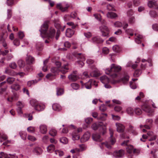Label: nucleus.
Masks as SVG:
<instances>
[{
	"mask_svg": "<svg viewBox=\"0 0 158 158\" xmlns=\"http://www.w3.org/2000/svg\"><path fill=\"white\" fill-rule=\"evenodd\" d=\"M84 35L86 37L89 38L92 36V34L89 32H85Z\"/></svg>",
	"mask_w": 158,
	"mask_h": 158,
	"instance_id": "obj_63",
	"label": "nucleus"
},
{
	"mask_svg": "<svg viewBox=\"0 0 158 158\" xmlns=\"http://www.w3.org/2000/svg\"><path fill=\"white\" fill-rule=\"evenodd\" d=\"M27 138L28 140L32 141H35L36 140V138L35 137L31 135H28Z\"/></svg>",
	"mask_w": 158,
	"mask_h": 158,
	"instance_id": "obj_61",
	"label": "nucleus"
},
{
	"mask_svg": "<svg viewBox=\"0 0 158 158\" xmlns=\"http://www.w3.org/2000/svg\"><path fill=\"white\" fill-rule=\"evenodd\" d=\"M99 29L102 36H108L109 33V30L106 26L102 25L99 27Z\"/></svg>",
	"mask_w": 158,
	"mask_h": 158,
	"instance_id": "obj_4",
	"label": "nucleus"
},
{
	"mask_svg": "<svg viewBox=\"0 0 158 158\" xmlns=\"http://www.w3.org/2000/svg\"><path fill=\"white\" fill-rule=\"evenodd\" d=\"M133 127L131 125L129 126V131L130 132L133 133V134L135 135L136 134V132L133 129Z\"/></svg>",
	"mask_w": 158,
	"mask_h": 158,
	"instance_id": "obj_60",
	"label": "nucleus"
},
{
	"mask_svg": "<svg viewBox=\"0 0 158 158\" xmlns=\"http://www.w3.org/2000/svg\"><path fill=\"white\" fill-rule=\"evenodd\" d=\"M16 105L18 108H22L24 107L25 104L23 102L20 101H18L16 103Z\"/></svg>",
	"mask_w": 158,
	"mask_h": 158,
	"instance_id": "obj_43",
	"label": "nucleus"
},
{
	"mask_svg": "<svg viewBox=\"0 0 158 158\" xmlns=\"http://www.w3.org/2000/svg\"><path fill=\"white\" fill-rule=\"evenodd\" d=\"M19 134L23 139L25 140L26 139L27 133L25 131H20L19 133Z\"/></svg>",
	"mask_w": 158,
	"mask_h": 158,
	"instance_id": "obj_35",
	"label": "nucleus"
},
{
	"mask_svg": "<svg viewBox=\"0 0 158 158\" xmlns=\"http://www.w3.org/2000/svg\"><path fill=\"white\" fill-rule=\"evenodd\" d=\"M51 70L52 72L53 73H57L59 72V69L56 67H53L52 68Z\"/></svg>",
	"mask_w": 158,
	"mask_h": 158,
	"instance_id": "obj_48",
	"label": "nucleus"
},
{
	"mask_svg": "<svg viewBox=\"0 0 158 158\" xmlns=\"http://www.w3.org/2000/svg\"><path fill=\"white\" fill-rule=\"evenodd\" d=\"M34 58L31 56L27 55L26 58V61L28 64H32L34 61Z\"/></svg>",
	"mask_w": 158,
	"mask_h": 158,
	"instance_id": "obj_27",
	"label": "nucleus"
},
{
	"mask_svg": "<svg viewBox=\"0 0 158 158\" xmlns=\"http://www.w3.org/2000/svg\"><path fill=\"white\" fill-rule=\"evenodd\" d=\"M143 38V36L141 35H137L136 36V37L135 38V41L138 44H140L141 42V40Z\"/></svg>",
	"mask_w": 158,
	"mask_h": 158,
	"instance_id": "obj_31",
	"label": "nucleus"
},
{
	"mask_svg": "<svg viewBox=\"0 0 158 158\" xmlns=\"http://www.w3.org/2000/svg\"><path fill=\"white\" fill-rule=\"evenodd\" d=\"M102 53L105 54H107L109 53V50L108 48L106 47H104L102 49Z\"/></svg>",
	"mask_w": 158,
	"mask_h": 158,
	"instance_id": "obj_56",
	"label": "nucleus"
},
{
	"mask_svg": "<svg viewBox=\"0 0 158 158\" xmlns=\"http://www.w3.org/2000/svg\"><path fill=\"white\" fill-rule=\"evenodd\" d=\"M141 108L146 112L151 114L153 112V110L151 109L150 106L147 104L143 105Z\"/></svg>",
	"mask_w": 158,
	"mask_h": 158,
	"instance_id": "obj_9",
	"label": "nucleus"
},
{
	"mask_svg": "<svg viewBox=\"0 0 158 158\" xmlns=\"http://www.w3.org/2000/svg\"><path fill=\"white\" fill-rule=\"evenodd\" d=\"M93 81V80L90 79L85 84H84L82 81H81L80 82L81 83L82 88L85 87L87 89H89L91 88V84Z\"/></svg>",
	"mask_w": 158,
	"mask_h": 158,
	"instance_id": "obj_12",
	"label": "nucleus"
},
{
	"mask_svg": "<svg viewBox=\"0 0 158 158\" xmlns=\"http://www.w3.org/2000/svg\"><path fill=\"white\" fill-rule=\"evenodd\" d=\"M90 137V134L88 132L85 133L81 139V141L82 143H84L89 139Z\"/></svg>",
	"mask_w": 158,
	"mask_h": 158,
	"instance_id": "obj_16",
	"label": "nucleus"
},
{
	"mask_svg": "<svg viewBox=\"0 0 158 158\" xmlns=\"http://www.w3.org/2000/svg\"><path fill=\"white\" fill-rule=\"evenodd\" d=\"M69 69V68L68 67L67 64L65 65L60 70V71L61 73L63 74H65L67 72L68 70Z\"/></svg>",
	"mask_w": 158,
	"mask_h": 158,
	"instance_id": "obj_32",
	"label": "nucleus"
},
{
	"mask_svg": "<svg viewBox=\"0 0 158 158\" xmlns=\"http://www.w3.org/2000/svg\"><path fill=\"white\" fill-rule=\"evenodd\" d=\"M92 137L93 140L96 141L100 142L102 140V139L100 135L97 134H94Z\"/></svg>",
	"mask_w": 158,
	"mask_h": 158,
	"instance_id": "obj_23",
	"label": "nucleus"
},
{
	"mask_svg": "<svg viewBox=\"0 0 158 158\" xmlns=\"http://www.w3.org/2000/svg\"><path fill=\"white\" fill-rule=\"evenodd\" d=\"M53 109L56 111H59L61 109V107L60 105L57 103H54L52 106Z\"/></svg>",
	"mask_w": 158,
	"mask_h": 158,
	"instance_id": "obj_28",
	"label": "nucleus"
},
{
	"mask_svg": "<svg viewBox=\"0 0 158 158\" xmlns=\"http://www.w3.org/2000/svg\"><path fill=\"white\" fill-rule=\"evenodd\" d=\"M114 25L115 27H119L122 26L123 24L120 22L117 21L114 23Z\"/></svg>",
	"mask_w": 158,
	"mask_h": 158,
	"instance_id": "obj_52",
	"label": "nucleus"
},
{
	"mask_svg": "<svg viewBox=\"0 0 158 158\" xmlns=\"http://www.w3.org/2000/svg\"><path fill=\"white\" fill-rule=\"evenodd\" d=\"M18 36L19 39H22L24 37L25 35L23 32L20 31L19 32Z\"/></svg>",
	"mask_w": 158,
	"mask_h": 158,
	"instance_id": "obj_58",
	"label": "nucleus"
},
{
	"mask_svg": "<svg viewBox=\"0 0 158 158\" xmlns=\"http://www.w3.org/2000/svg\"><path fill=\"white\" fill-rule=\"evenodd\" d=\"M142 63L140 65V69H138L135 70L134 73V76L136 77L139 76L142 73V70H144L147 67V63H148L149 64V66H151L152 60L150 59L146 60L144 59H142Z\"/></svg>",
	"mask_w": 158,
	"mask_h": 158,
	"instance_id": "obj_3",
	"label": "nucleus"
},
{
	"mask_svg": "<svg viewBox=\"0 0 158 158\" xmlns=\"http://www.w3.org/2000/svg\"><path fill=\"white\" fill-rule=\"evenodd\" d=\"M12 91H18L20 89V86L17 83L12 85L10 86Z\"/></svg>",
	"mask_w": 158,
	"mask_h": 158,
	"instance_id": "obj_20",
	"label": "nucleus"
},
{
	"mask_svg": "<svg viewBox=\"0 0 158 158\" xmlns=\"http://www.w3.org/2000/svg\"><path fill=\"white\" fill-rule=\"evenodd\" d=\"M74 31L70 28H68L66 30V35L68 37H71L74 34Z\"/></svg>",
	"mask_w": 158,
	"mask_h": 158,
	"instance_id": "obj_21",
	"label": "nucleus"
},
{
	"mask_svg": "<svg viewBox=\"0 0 158 158\" xmlns=\"http://www.w3.org/2000/svg\"><path fill=\"white\" fill-rule=\"evenodd\" d=\"M0 41L2 42V44L3 47L5 48H7V44L6 41H5L4 39L2 37L1 39H0Z\"/></svg>",
	"mask_w": 158,
	"mask_h": 158,
	"instance_id": "obj_49",
	"label": "nucleus"
},
{
	"mask_svg": "<svg viewBox=\"0 0 158 158\" xmlns=\"http://www.w3.org/2000/svg\"><path fill=\"white\" fill-rule=\"evenodd\" d=\"M106 8L107 10H109L115 11L114 6L112 4H108L107 5Z\"/></svg>",
	"mask_w": 158,
	"mask_h": 158,
	"instance_id": "obj_36",
	"label": "nucleus"
},
{
	"mask_svg": "<svg viewBox=\"0 0 158 158\" xmlns=\"http://www.w3.org/2000/svg\"><path fill=\"white\" fill-rule=\"evenodd\" d=\"M49 134L52 136H54L56 135L57 131L54 129H52L49 131Z\"/></svg>",
	"mask_w": 158,
	"mask_h": 158,
	"instance_id": "obj_39",
	"label": "nucleus"
},
{
	"mask_svg": "<svg viewBox=\"0 0 158 158\" xmlns=\"http://www.w3.org/2000/svg\"><path fill=\"white\" fill-rule=\"evenodd\" d=\"M127 152L129 153H131L134 149L132 145H130L127 148Z\"/></svg>",
	"mask_w": 158,
	"mask_h": 158,
	"instance_id": "obj_40",
	"label": "nucleus"
},
{
	"mask_svg": "<svg viewBox=\"0 0 158 158\" xmlns=\"http://www.w3.org/2000/svg\"><path fill=\"white\" fill-rule=\"evenodd\" d=\"M75 56L80 60L85 61V57L84 54L81 53H77L75 55Z\"/></svg>",
	"mask_w": 158,
	"mask_h": 158,
	"instance_id": "obj_26",
	"label": "nucleus"
},
{
	"mask_svg": "<svg viewBox=\"0 0 158 158\" xmlns=\"http://www.w3.org/2000/svg\"><path fill=\"white\" fill-rule=\"evenodd\" d=\"M82 131V129L81 128H79L77 130L74 131L72 134L73 139L74 140L78 139L80 138V136L78 133L81 132Z\"/></svg>",
	"mask_w": 158,
	"mask_h": 158,
	"instance_id": "obj_7",
	"label": "nucleus"
},
{
	"mask_svg": "<svg viewBox=\"0 0 158 158\" xmlns=\"http://www.w3.org/2000/svg\"><path fill=\"white\" fill-rule=\"evenodd\" d=\"M15 78L12 77H9L7 79V81L9 84H11L15 81Z\"/></svg>",
	"mask_w": 158,
	"mask_h": 158,
	"instance_id": "obj_47",
	"label": "nucleus"
},
{
	"mask_svg": "<svg viewBox=\"0 0 158 158\" xmlns=\"http://www.w3.org/2000/svg\"><path fill=\"white\" fill-rule=\"evenodd\" d=\"M100 79L103 84L108 83L110 82L109 79L105 75L101 77Z\"/></svg>",
	"mask_w": 158,
	"mask_h": 158,
	"instance_id": "obj_22",
	"label": "nucleus"
},
{
	"mask_svg": "<svg viewBox=\"0 0 158 158\" xmlns=\"http://www.w3.org/2000/svg\"><path fill=\"white\" fill-rule=\"evenodd\" d=\"M9 66L12 69H15L16 68L17 66L15 62H12L10 64Z\"/></svg>",
	"mask_w": 158,
	"mask_h": 158,
	"instance_id": "obj_62",
	"label": "nucleus"
},
{
	"mask_svg": "<svg viewBox=\"0 0 158 158\" xmlns=\"http://www.w3.org/2000/svg\"><path fill=\"white\" fill-rule=\"evenodd\" d=\"M13 44L14 45L16 46H18L20 45V40L18 39H15L13 41Z\"/></svg>",
	"mask_w": 158,
	"mask_h": 158,
	"instance_id": "obj_54",
	"label": "nucleus"
},
{
	"mask_svg": "<svg viewBox=\"0 0 158 158\" xmlns=\"http://www.w3.org/2000/svg\"><path fill=\"white\" fill-rule=\"evenodd\" d=\"M134 111V110L131 107H128L126 110L127 113L130 115L133 114Z\"/></svg>",
	"mask_w": 158,
	"mask_h": 158,
	"instance_id": "obj_37",
	"label": "nucleus"
},
{
	"mask_svg": "<svg viewBox=\"0 0 158 158\" xmlns=\"http://www.w3.org/2000/svg\"><path fill=\"white\" fill-rule=\"evenodd\" d=\"M117 131L119 132H122L123 131L124 129V126L122 124L117 123H116Z\"/></svg>",
	"mask_w": 158,
	"mask_h": 158,
	"instance_id": "obj_18",
	"label": "nucleus"
},
{
	"mask_svg": "<svg viewBox=\"0 0 158 158\" xmlns=\"http://www.w3.org/2000/svg\"><path fill=\"white\" fill-rule=\"evenodd\" d=\"M9 156L8 154L3 152L0 153V158H9Z\"/></svg>",
	"mask_w": 158,
	"mask_h": 158,
	"instance_id": "obj_50",
	"label": "nucleus"
},
{
	"mask_svg": "<svg viewBox=\"0 0 158 158\" xmlns=\"http://www.w3.org/2000/svg\"><path fill=\"white\" fill-rule=\"evenodd\" d=\"M69 7V5L67 4H66L65 6L64 4L61 5V3H58L56 5L57 8L60 10L62 12L66 10Z\"/></svg>",
	"mask_w": 158,
	"mask_h": 158,
	"instance_id": "obj_11",
	"label": "nucleus"
},
{
	"mask_svg": "<svg viewBox=\"0 0 158 158\" xmlns=\"http://www.w3.org/2000/svg\"><path fill=\"white\" fill-rule=\"evenodd\" d=\"M135 21V18L134 16H130L128 19L129 23L131 24H134Z\"/></svg>",
	"mask_w": 158,
	"mask_h": 158,
	"instance_id": "obj_44",
	"label": "nucleus"
},
{
	"mask_svg": "<svg viewBox=\"0 0 158 158\" xmlns=\"http://www.w3.org/2000/svg\"><path fill=\"white\" fill-rule=\"evenodd\" d=\"M18 63L20 68L23 67L25 64L24 62L22 60H19L18 62Z\"/></svg>",
	"mask_w": 158,
	"mask_h": 158,
	"instance_id": "obj_41",
	"label": "nucleus"
},
{
	"mask_svg": "<svg viewBox=\"0 0 158 158\" xmlns=\"http://www.w3.org/2000/svg\"><path fill=\"white\" fill-rule=\"evenodd\" d=\"M40 132L43 134H46L47 131V127L45 125H41L40 127Z\"/></svg>",
	"mask_w": 158,
	"mask_h": 158,
	"instance_id": "obj_24",
	"label": "nucleus"
},
{
	"mask_svg": "<svg viewBox=\"0 0 158 158\" xmlns=\"http://www.w3.org/2000/svg\"><path fill=\"white\" fill-rule=\"evenodd\" d=\"M32 101H31V103L34 107L35 109L38 111H41L44 110L45 108L44 105L41 103H35L32 105L31 103Z\"/></svg>",
	"mask_w": 158,
	"mask_h": 158,
	"instance_id": "obj_6",
	"label": "nucleus"
},
{
	"mask_svg": "<svg viewBox=\"0 0 158 158\" xmlns=\"http://www.w3.org/2000/svg\"><path fill=\"white\" fill-rule=\"evenodd\" d=\"M148 5L150 8H152L154 7H156V8L158 10V6H157V4L156 1L155 0H149L148 3Z\"/></svg>",
	"mask_w": 158,
	"mask_h": 158,
	"instance_id": "obj_13",
	"label": "nucleus"
},
{
	"mask_svg": "<svg viewBox=\"0 0 158 158\" xmlns=\"http://www.w3.org/2000/svg\"><path fill=\"white\" fill-rule=\"evenodd\" d=\"M103 40L101 39L99 36H94L93 37L91 40V41L95 43H100L103 42Z\"/></svg>",
	"mask_w": 158,
	"mask_h": 158,
	"instance_id": "obj_19",
	"label": "nucleus"
},
{
	"mask_svg": "<svg viewBox=\"0 0 158 158\" xmlns=\"http://www.w3.org/2000/svg\"><path fill=\"white\" fill-rule=\"evenodd\" d=\"M99 109L101 111L104 112L106 110V107L105 105H102L99 107Z\"/></svg>",
	"mask_w": 158,
	"mask_h": 158,
	"instance_id": "obj_57",
	"label": "nucleus"
},
{
	"mask_svg": "<svg viewBox=\"0 0 158 158\" xmlns=\"http://www.w3.org/2000/svg\"><path fill=\"white\" fill-rule=\"evenodd\" d=\"M122 69L121 67L118 65L113 64L111 66L110 69H107L105 70V73L106 74L110 75L113 78H115L117 77L116 73L120 71Z\"/></svg>",
	"mask_w": 158,
	"mask_h": 158,
	"instance_id": "obj_2",
	"label": "nucleus"
},
{
	"mask_svg": "<svg viewBox=\"0 0 158 158\" xmlns=\"http://www.w3.org/2000/svg\"><path fill=\"white\" fill-rule=\"evenodd\" d=\"M122 107L119 106H116L114 108V110L117 112H119L122 110Z\"/></svg>",
	"mask_w": 158,
	"mask_h": 158,
	"instance_id": "obj_64",
	"label": "nucleus"
},
{
	"mask_svg": "<svg viewBox=\"0 0 158 158\" xmlns=\"http://www.w3.org/2000/svg\"><path fill=\"white\" fill-rule=\"evenodd\" d=\"M71 86L74 89L77 90L79 88V85L75 83H73L71 84Z\"/></svg>",
	"mask_w": 158,
	"mask_h": 158,
	"instance_id": "obj_51",
	"label": "nucleus"
},
{
	"mask_svg": "<svg viewBox=\"0 0 158 158\" xmlns=\"http://www.w3.org/2000/svg\"><path fill=\"white\" fill-rule=\"evenodd\" d=\"M113 49L114 51L118 52L120 51V48L119 46L118 45H115L113 47Z\"/></svg>",
	"mask_w": 158,
	"mask_h": 158,
	"instance_id": "obj_42",
	"label": "nucleus"
},
{
	"mask_svg": "<svg viewBox=\"0 0 158 158\" xmlns=\"http://www.w3.org/2000/svg\"><path fill=\"white\" fill-rule=\"evenodd\" d=\"M60 141L61 143L64 144L67 143L68 142L67 139L65 137H63L61 138L60 139Z\"/></svg>",
	"mask_w": 158,
	"mask_h": 158,
	"instance_id": "obj_45",
	"label": "nucleus"
},
{
	"mask_svg": "<svg viewBox=\"0 0 158 158\" xmlns=\"http://www.w3.org/2000/svg\"><path fill=\"white\" fill-rule=\"evenodd\" d=\"M55 147L53 144H50L47 148L48 152H51L55 149Z\"/></svg>",
	"mask_w": 158,
	"mask_h": 158,
	"instance_id": "obj_34",
	"label": "nucleus"
},
{
	"mask_svg": "<svg viewBox=\"0 0 158 158\" xmlns=\"http://www.w3.org/2000/svg\"><path fill=\"white\" fill-rule=\"evenodd\" d=\"M32 152L35 154L40 155L42 154L43 150L41 148L37 146L34 148Z\"/></svg>",
	"mask_w": 158,
	"mask_h": 158,
	"instance_id": "obj_15",
	"label": "nucleus"
},
{
	"mask_svg": "<svg viewBox=\"0 0 158 158\" xmlns=\"http://www.w3.org/2000/svg\"><path fill=\"white\" fill-rule=\"evenodd\" d=\"M107 18L112 19H114L118 16L115 13L108 12L106 14Z\"/></svg>",
	"mask_w": 158,
	"mask_h": 158,
	"instance_id": "obj_25",
	"label": "nucleus"
},
{
	"mask_svg": "<svg viewBox=\"0 0 158 158\" xmlns=\"http://www.w3.org/2000/svg\"><path fill=\"white\" fill-rule=\"evenodd\" d=\"M40 79H39L38 80H35L32 81H30L27 82V85L28 86L30 87L32 85H34L35 84L37 83V82H38L40 81Z\"/></svg>",
	"mask_w": 158,
	"mask_h": 158,
	"instance_id": "obj_30",
	"label": "nucleus"
},
{
	"mask_svg": "<svg viewBox=\"0 0 158 158\" xmlns=\"http://www.w3.org/2000/svg\"><path fill=\"white\" fill-rule=\"evenodd\" d=\"M124 154V152L123 150L120 149L119 150H116L113 153V156L116 158L122 157Z\"/></svg>",
	"mask_w": 158,
	"mask_h": 158,
	"instance_id": "obj_8",
	"label": "nucleus"
},
{
	"mask_svg": "<svg viewBox=\"0 0 158 158\" xmlns=\"http://www.w3.org/2000/svg\"><path fill=\"white\" fill-rule=\"evenodd\" d=\"M27 131L31 133H33L35 131V128L33 127H30L27 128Z\"/></svg>",
	"mask_w": 158,
	"mask_h": 158,
	"instance_id": "obj_53",
	"label": "nucleus"
},
{
	"mask_svg": "<svg viewBox=\"0 0 158 158\" xmlns=\"http://www.w3.org/2000/svg\"><path fill=\"white\" fill-rule=\"evenodd\" d=\"M49 22L48 21L44 22L39 30L42 37L47 39L45 41V43H49L54 38L56 33V30L53 27L48 28Z\"/></svg>",
	"mask_w": 158,
	"mask_h": 158,
	"instance_id": "obj_1",
	"label": "nucleus"
},
{
	"mask_svg": "<svg viewBox=\"0 0 158 158\" xmlns=\"http://www.w3.org/2000/svg\"><path fill=\"white\" fill-rule=\"evenodd\" d=\"M77 71H74L72 74L69 76V79L72 81H75L77 80L79 78V77L77 75Z\"/></svg>",
	"mask_w": 158,
	"mask_h": 158,
	"instance_id": "obj_10",
	"label": "nucleus"
},
{
	"mask_svg": "<svg viewBox=\"0 0 158 158\" xmlns=\"http://www.w3.org/2000/svg\"><path fill=\"white\" fill-rule=\"evenodd\" d=\"M129 79V77L127 75H125L120 79L117 80H113L111 81V83L113 84H115L120 82H122L123 84L127 83Z\"/></svg>",
	"mask_w": 158,
	"mask_h": 158,
	"instance_id": "obj_5",
	"label": "nucleus"
},
{
	"mask_svg": "<svg viewBox=\"0 0 158 158\" xmlns=\"http://www.w3.org/2000/svg\"><path fill=\"white\" fill-rule=\"evenodd\" d=\"M152 122V119H148L146 120V125H140V128L144 127L146 129H149L150 128V126Z\"/></svg>",
	"mask_w": 158,
	"mask_h": 158,
	"instance_id": "obj_14",
	"label": "nucleus"
},
{
	"mask_svg": "<svg viewBox=\"0 0 158 158\" xmlns=\"http://www.w3.org/2000/svg\"><path fill=\"white\" fill-rule=\"evenodd\" d=\"M134 12L132 10L130 9L127 12V15L129 17L132 16H131L134 14Z\"/></svg>",
	"mask_w": 158,
	"mask_h": 158,
	"instance_id": "obj_59",
	"label": "nucleus"
},
{
	"mask_svg": "<svg viewBox=\"0 0 158 158\" xmlns=\"http://www.w3.org/2000/svg\"><path fill=\"white\" fill-rule=\"evenodd\" d=\"M18 96L15 93H14L13 96L8 98L7 100L9 102H12L18 99Z\"/></svg>",
	"mask_w": 158,
	"mask_h": 158,
	"instance_id": "obj_29",
	"label": "nucleus"
},
{
	"mask_svg": "<svg viewBox=\"0 0 158 158\" xmlns=\"http://www.w3.org/2000/svg\"><path fill=\"white\" fill-rule=\"evenodd\" d=\"M90 74L91 77H97L100 76V73L98 69L95 68L92 70Z\"/></svg>",
	"mask_w": 158,
	"mask_h": 158,
	"instance_id": "obj_17",
	"label": "nucleus"
},
{
	"mask_svg": "<svg viewBox=\"0 0 158 158\" xmlns=\"http://www.w3.org/2000/svg\"><path fill=\"white\" fill-rule=\"evenodd\" d=\"M95 17L96 19L99 21L101 22L102 21V16L100 14L95 13L93 15Z\"/></svg>",
	"mask_w": 158,
	"mask_h": 158,
	"instance_id": "obj_38",
	"label": "nucleus"
},
{
	"mask_svg": "<svg viewBox=\"0 0 158 158\" xmlns=\"http://www.w3.org/2000/svg\"><path fill=\"white\" fill-rule=\"evenodd\" d=\"M55 152L56 154L60 156H61L64 155V152L62 151L56 150Z\"/></svg>",
	"mask_w": 158,
	"mask_h": 158,
	"instance_id": "obj_55",
	"label": "nucleus"
},
{
	"mask_svg": "<svg viewBox=\"0 0 158 158\" xmlns=\"http://www.w3.org/2000/svg\"><path fill=\"white\" fill-rule=\"evenodd\" d=\"M64 90L62 89L57 88H56V94L57 96L61 95L64 93Z\"/></svg>",
	"mask_w": 158,
	"mask_h": 158,
	"instance_id": "obj_33",
	"label": "nucleus"
},
{
	"mask_svg": "<svg viewBox=\"0 0 158 158\" xmlns=\"http://www.w3.org/2000/svg\"><path fill=\"white\" fill-rule=\"evenodd\" d=\"M134 111H135V114L137 115H140L142 113L141 110L138 108H135L134 110Z\"/></svg>",
	"mask_w": 158,
	"mask_h": 158,
	"instance_id": "obj_46",
	"label": "nucleus"
}]
</instances>
